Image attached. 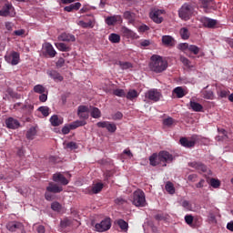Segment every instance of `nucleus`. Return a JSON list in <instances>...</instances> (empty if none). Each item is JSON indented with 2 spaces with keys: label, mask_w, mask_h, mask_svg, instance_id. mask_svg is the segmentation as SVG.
Returning <instances> with one entry per match:
<instances>
[{
  "label": "nucleus",
  "mask_w": 233,
  "mask_h": 233,
  "mask_svg": "<svg viewBox=\"0 0 233 233\" xmlns=\"http://www.w3.org/2000/svg\"><path fill=\"white\" fill-rule=\"evenodd\" d=\"M124 19L128 21L130 25H134L136 23V14L130 11H126L124 12L123 15Z\"/></svg>",
  "instance_id": "22"
},
{
  "label": "nucleus",
  "mask_w": 233,
  "mask_h": 233,
  "mask_svg": "<svg viewBox=\"0 0 233 233\" xmlns=\"http://www.w3.org/2000/svg\"><path fill=\"white\" fill-rule=\"evenodd\" d=\"M53 181H55V183H60L61 185H64V186H66L69 183L68 179H66V177L63 176V174L61 173L54 174Z\"/></svg>",
  "instance_id": "15"
},
{
  "label": "nucleus",
  "mask_w": 233,
  "mask_h": 233,
  "mask_svg": "<svg viewBox=\"0 0 233 233\" xmlns=\"http://www.w3.org/2000/svg\"><path fill=\"white\" fill-rule=\"evenodd\" d=\"M190 107L193 112H203V106L198 102L190 101Z\"/></svg>",
  "instance_id": "31"
},
{
  "label": "nucleus",
  "mask_w": 233,
  "mask_h": 233,
  "mask_svg": "<svg viewBox=\"0 0 233 233\" xmlns=\"http://www.w3.org/2000/svg\"><path fill=\"white\" fill-rule=\"evenodd\" d=\"M81 8V3L76 2L75 4H71L64 8L65 12H74V10L77 11Z\"/></svg>",
  "instance_id": "29"
},
{
  "label": "nucleus",
  "mask_w": 233,
  "mask_h": 233,
  "mask_svg": "<svg viewBox=\"0 0 233 233\" xmlns=\"http://www.w3.org/2000/svg\"><path fill=\"white\" fill-rule=\"evenodd\" d=\"M38 112H41L44 117H48L50 116V107L46 106H42L38 107Z\"/></svg>",
  "instance_id": "40"
},
{
  "label": "nucleus",
  "mask_w": 233,
  "mask_h": 233,
  "mask_svg": "<svg viewBox=\"0 0 233 233\" xmlns=\"http://www.w3.org/2000/svg\"><path fill=\"white\" fill-rule=\"evenodd\" d=\"M162 43L163 45H165V46H174V45H176V42L174 41V37L170 35H163Z\"/></svg>",
  "instance_id": "24"
},
{
  "label": "nucleus",
  "mask_w": 233,
  "mask_h": 233,
  "mask_svg": "<svg viewBox=\"0 0 233 233\" xmlns=\"http://www.w3.org/2000/svg\"><path fill=\"white\" fill-rule=\"evenodd\" d=\"M48 76H50V77L54 79V81H63V76H61V74H59L56 70L50 71L48 73Z\"/></svg>",
  "instance_id": "33"
},
{
  "label": "nucleus",
  "mask_w": 233,
  "mask_h": 233,
  "mask_svg": "<svg viewBox=\"0 0 233 233\" xmlns=\"http://www.w3.org/2000/svg\"><path fill=\"white\" fill-rule=\"evenodd\" d=\"M173 94H176L177 97L178 99H181V97H185V90L181 86H177L173 90Z\"/></svg>",
  "instance_id": "37"
},
{
  "label": "nucleus",
  "mask_w": 233,
  "mask_h": 233,
  "mask_svg": "<svg viewBox=\"0 0 233 233\" xmlns=\"http://www.w3.org/2000/svg\"><path fill=\"white\" fill-rule=\"evenodd\" d=\"M207 141L206 138H201V137L198 135H193L190 137H182L179 139V144L182 147H196V145H201Z\"/></svg>",
  "instance_id": "3"
},
{
  "label": "nucleus",
  "mask_w": 233,
  "mask_h": 233,
  "mask_svg": "<svg viewBox=\"0 0 233 233\" xmlns=\"http://www.w3.org/2000/svg\"><path fill=\"white\" fill-rule=\"evenodd\" d=\"M5 125L7 128H11L12 130H15L16 128H19V127H21V123H19V120L12 116L5 119Z\"/></svg>",
  "instance_id": "11"
},
{
  "label": "nucleus",
  "mask_w": 233,
  "mask_h": 233,
  "mask_svg": "<svg viewBox=\"0 0 233 233\" xmlns=\"http://www.w3.org/2000/svg\"><path fill=\"white\" fill-rule=\"evenodd\" d=\"M203 25L207 28H214V26H216V25H218V21H216L212 18H207L206 17V18L203 19Z\"/></svg>",
  "instance_id": "27"
},
{
  "label": "nucleus",
  "mask_w": 233,
  "mask_h": 233,
  "mask_svg": "<svg viewBox=\"0 0 233 233\" xmlns=\"http://www.w3.org/2000/svg\"><path fill=\"white\" fill-rule=\"evenodd\" d=\"M203 97L205 99H214V92L212 91H204L203 92Z\"/></svg>",
  "instance_id": "53"
},
{
  "label": "nucleus",
  "mask_w": 233,
  "mask_h": 233,
  "mask_svg": "<svg viewBox=\"0 0 233 233\" xmlns=\"http://www.w3.org/2000/svg\"><path fill=\"white\" fill-rule=\"evenodd\" d=\"M218 136L216 137V141H227L228 135L224 128H218Z\"/></svg>",
  "instance_id": "21"
},
{
  "label": "nucleus",
  "mask_w": 233,
  "mask_h": 233,
  "mask_svg": "<svg viewBox=\"0 0 233 233\" xmlns=\"http://www.w3.org/2000/svg\"><path fill=\"white\" fill-rule=\"evenodd\" d=\"M116 65H118L122 70H128V68L133 67L132 63L130 62L118 61Z\"/></svg>",
  "instance_id": "41"
},
{
  "label": "nucleus",
  "mask_w": 233,
  "mask_h": 233,
  "mask_svg": "<svg viewBox=\"0 0 233 233\" xmlns=\"http://www.w3.org/2000/svg\"><path fill=\"white\" fill-rule=\"evenodd\" d=\"M70 225H72V221L68 218H64L60 222V226L62 227V228H66V227H70Z\"/></svg>",
  "instance_id": "51"
},
{
  "label": "nucleus",
  "mask_w": 233,
  "mask_h": 233,
  "mask_svg": "<svg viewBox=\"0 0 233 233\" xmlns=\"http://www.w3.org/2000/svg\"><path fill=\"white\" fill-rule=\"evenodd\" d=\"M65 66V58L60 57V58L57 60V62H56V66H57L58 68H62V66Z\"/></svg>",
  "instance_id": "61"
},
{
  "label": "nucleus",
  "mask_w": 233,
  "mask_h": 233,
  "mask_svg": "<svg viewBox=\"0 0 233 233\" xmlns=\"http://www.w3.org/2000/svg\"><path fill=\"white\" fill-rule=\"evenodd\" d=\"M181 206L183 207V208H185V210H192V203H190V201L188 200H182Z\"/></svg>",
  "instance_id": "47"
},
{
  "label": "nucleus",
  "mask_w": 233,
  "mask_h": 233,
  "mask_svg": "<svg viewBox=\"0 0 233 233\" xmlns=\"http://www.w3.org/2000/svg\"><path fill=\"white\" fill-rule=\"evenodd\" d=\"M188 167L196 168V170H198L200 172H207V166H205V164L201 162H189Z\"/></svg>",
  "instance_id": "20"
},
{
  "label": "nucleus",
  "mask_w": 233,
  "mask_h": 233,
  "mask_svg": "<svg viewBox=\"0 0 233 233\" xmlns=\"http://www.w3.org/2000/svg\"><path fill=\"white\" fill-rule=\"evenodd\" d=\"M188 181H191V183H196V179H198L197 174H191L187 177Z\"/></svg>",
  "instance_id": "64"
},
{
  "label": "nucleus",
  "mask_w": 233,
  "mask_h": 233,
  "mask_svg": "<svg viewBox=\"0 0 233 233\" xmlns=\"http://www.w3.org/2000/svg\"><path fill=\"white\" fill-rule=\"evenodd\" d=\"M45 198H46V201H54V195L50 191H46Z\"/></svg>",
  "instance_id": "59"
},
{
  "label": "nucleus",
  "mask_w": 233,
  "mask_h": 233,
  "mask_svg": "<svg viewBox=\"0 0 233 233\" xmlns=\"http://www.w3.org/2000/svg\"><path fill=\"white\" fill-rule=\"evenodd\" d=\"M46 91V89L42 85H36L34 86V92H35V94H45Z\"/></svg>",
  "instance_id": "46"
},
{
  "label": "nucleus",
  "mask_w": 233,
  "mask_h": 233,
  "mask_svg": "<svg viewBox=\"0 0 233 233\" xmlns=\"http://www.w3.org/2000/svg\"><path fill=\"white\" fill-rule=\"evenodd\" d=\"M163 14H165V10L157 9L150 14V17L152 21H154V23H157V25H160V23H163V16H161L163 15Z\"/></svg>",
  "instance_id": "10"
},
{
  "label": "nucleus",
  "mask_w": 233,
  "mask_h": 233,
  "mask_svg": "<svg viewBox=\"0 0 233 233\" xmlns=\"http://www.w3.org/2000/svg\"><path fill=\"white\" fill-rule=\"evenodd\" d=\"M163 125L165 127H172V125H174V118L167 117V118L164 119L163 120Z\"/></svg>",
  "instance_id": "54"
},
{
  "label": "nucleus",
  "mask_w": 233,
  "mask_h": 233,
  "mask_svg": "<svg viewBox=\"0 0 233 233\" xmlns=\"http://www.w3.org/2000/svg\"><path fill=\"white\" fill-rule=\"evenodd\" d=\"M216 216H219V209L218 208L211 209L208 216V221L210 225H216V223H218V219L216 218Z\"/></svg>",
  "instance_id": "14"
},
{
  "label": "nucleus",
  "mask_w": 233,
  "mask_h": 233,
  "mask_svg": "<svg viewBox=\"0 0 233 233\" xmlns=\"http://www.w3.org/2000/svg\"><path fill=\"white\" fill-rule=\"evenodd\" d=\"M121 32L126 37H132L134 34V32H132V30L128 29L127 27H122Z\"/></svg>",
  "instance_id": "50"
},
{
  "label": "nucleus",
  "mask_w": 233,
  "mask_h": 233,
  "mask_svg": "<svg viewBox=\"0 0 233 233\" xmlns=\"http://www.w3.org/2000/svg\"><path fill=\"white\" fill-rule=\"evenodd\" d=\"M34 136H35V129L31 128L26 133L27 139H34Z\"/></svg>",
  "instance_id": "57"
},
{
  "label": "nucleus",
  "mask_w": 233,
  "mask_h": 233,
  "mask_svg": "<svg viewBox=\"0 0 233 233\" xmlns=\"http://www.w3.org/2000/svg\"><path fill=\"white\" fill-rule=\"evenodd\" d=\"M33 111L34 105L29 104L28 102L22 104L21 112H23V114H32Z\"/></svg>",
  "instance_id": "25"
},
{
  "label": "nucleus",
  "mask_w": 233,
  "mask_h": 233,
  "mask_svg": "<svg viewBox=\"0 0 233 233\" xmlns=\"http://www.w3.org/2000/svg\"><path fill=\"white\" fill-rule=\"evenodd\" d=\"M145 97L148 101H153V103H157V101L161 99V93L157 91V89H150L147 92H146Z\"/></svg>",
  "instance_id": "8"
},
{
  "label": "nucleus",
  "mask_w": 233,
  "mask_h": 233,
  "mask_svg": "<svg viewBox=\"0 0 233 233\" xmlns=\"http://www.w3.org/2000/svg\"><path fill=\"white\" fill-rule=\"evenodd\" d=\"M112 119L114 121H120V119H123V113L117 111L112 116Z\"/></svg>",
  "instance_id": "56"
},
{
  "label": "nucleus",
  "mask_w": 233,
  "mask_h": 233,
  "mask_svg": "<svg viewBox=\"0 0 233 233\" xmlns=\"http://www.w3.org/2000/svg\"><path fill=\"white\" fill-rule=\"evenodd\" d=\"M45 50L49 57H56V54H57L51 44H46Z\"/></svg>",
  "instance_id": "28"
},
{
  "label": "nucleus",
  "mask_w": 233,
  "mask_h": 233,
  "mask_svg": "<svg viewBox=\"0 0 233 233\" xmlns=\"http://www.w3.org/2000/svg\"><path fill=\"white\" fill-rule=\"evenodd\" d=\"M112 228V219L110 218H104L100 223L95 225L96 232H106Z\"/></svg>",
  "instance_id": "6"
},
{
  "label": "nucleus",
  "mask_w": 233,
  "mask_h": 233,
  "mask_svg": "<svg viewBox=\"0 0 233 233\" xmlns=\"http://www.w3.org/2000/svg\"><path fill=\"white\" fill-rule=\"evenodd\" d=\"M194 14V6L190 4H184L181 8L178 10V15L184 21H188Z\"/></svg>",
  "instance_id": "5"
},
{
  "label": "nucleus",
  "mask_w": 233,
  "mask_h": 233,
  "mask_svg": "<svg viewBox=\"0 0 233 233\" xmlns=\"http://www.w3.org/2000/svg\"><path fill=\"white\" fill-rule=\"evenodd\" d=\"M230 94V91L227 90V89H221L220 91H218V96L219 97H227V96H228Z\"/></svg>",
  "instance_id": "55"
},
{
  "label": "nucleus",
  "mask_w": 233,
  "mask_h": 233,
  "mask_svg": "<svg viewBox=\"0 0 233 233\" xmlns=\"http://www.w3.org/2000/svg\"><path fill=\"white\" fill-rule=\"evenodd\" d=\"M172 161H174V156L169 154L167 151H160L158 154L154 153L149 157V163L151 167H157V165L167 167V164L172 163Z\"/></svg>",
  "instance_id": "1"
},
{
  "label": "nucleus",
  "mask_w": 233,
  "mask_h": 233,
  "mask_svg": "<svg viewBox=\"0 0 233 233\" xmlns=\"http://www.w3.org/2000/svg\"><path fill=\"white\" fill-rule=\"evenodd\" d=\"M116 225H118V227L121 228V230H124L125 232H127V230H128V222H127L121 218L116 220Z\"/></svg>",
  "instance_id": "39"
},
{
  "label": "nucleus",
  "mask_w": 233,
  "mask_h": 233,
  "mask_svg": "<svg viewBox=\"0 0 233 233\" xmlns=\"http://www.w3.org/2000/svg\"><path fill=\"white\" fill-rule=\"evenodd\" d=\"M105 21L108 26H114L116 23H123V17H121L120 15H115L112 16H107Z\"/></svg>",
  "instance_id": "13"
},
{
  "label": "nucleus",
  "mask_w": 233,
  "mask_h": 233,
  "mask_svg": "<svg viewBox=\"0 0 233 233\" xmlns=\"http://www.w3.org/2000/svg\"><path fill=\"white\" fill-rule=\"evenodd\" d=\"M103 190V183H96L91 188V194H99Z\"/></svg>",
  "instance_id": "38"
},
{
  "label": "nucleus",
  "mask_w": 233,
  "mask_h": 233,
  "mask_svg": "<svg viewBox=\"0 0 233 233\" xmlns=\"http://www.w3.org/2000/svg\"><path fill=\"white\" fill-rule=\"evenodd\" d=\"M21 227H23V224H21V222H9L6 225V228L9 229L10 232H15L16 228H21Z\"/></svg>",
  "instance_id": "26"
},
{
  "label": "nucleus",
  "mask_w": 233,
  "mask_h": 233,
  "mask_svg": "<svg viewBox=\"0 0 233 233\" xmlns=\"http://www.w3.org/2000/svg\"><path fill=\"white\" fill-rule=\"evenodd\" d=\"M77 25L82 28H94V21L89 20L88 22H85L83 20L78 21Z\"/></svg>",
  "instance_id": "34"
},
{
  "label": "nucleus",
  "mask_w": 233,
  "mask_h": 233,
  "mask_svg": "<svg viewBox=\"0 0 233 233\" xmlns=\"http://www.w3.org/2000/svg\"><path fill=\"white\" fill-rule=\"evenodd\" d=\"M185 221L187 225H192L194 223V217L192 215H186Z\"/></svg>",
  "instance_id": "58"
},
{
  "label": "nucleus",
  "mask_w": 233,
  "mask_h": 233,
  "mask_svg": "<svg viewBox=\"0 0 233 233\" xmlns=\"http://www.w3.org/2000/svg\"><path fill=\"white\" fill-rule=\"evenodd\" d=\"M96 127L98 128H106L107 132H110L111 134H114V132L117 130V126L109 121L97 122Z\"/></svg>",
  "instance_id": "9"
},
{
  "label": "nucleus",
  "mask_w": 233,
  "mask_h": 233,
  "mask_svg": "<svg viewBox=\"0 0 233 233\" xmlns=\"http://www.w3.org/2000/svg\"><path fill=\"white\" fill-rule=\"evenodd\" d=\"M132 204L135 205V207H145L147 205V198L143 190L137 189L134 191Z\"/></svg>",
  "instance_id": "4"
},
{
  "label": "nucleus",
  "mask_w": 233,
  "mask_h": 233,
  "mask_svg": "<svg viewBox=\"0 0 233 233\" xmlns=\"http://www.w3.org/2000/svg\"><path fill=\"white\" fill-rule=\"evenodd\" d=\"M86 125V120H76L70 124V128L72 130H76V128H79V127H85Z\"/></svg>",
  "instance_id": "32"
},
{
  "label": "nucleus",
  "mask_w": 233,
  "mask_h": 233,
  "mask_svg": "<svg viewBox=\"0 0 233 233\" xmlns=\"http://www.w3.org/2000/svg\"><path fill=\"white\" fill-rule=\"evenodd\" d=\"M166 190L168 194H175L176 188L174 187V184H172V182H167L166 184Z\"/></svg>",
  "instance_id": "45"
},
{
  "label": "nucleus",
  "mask_w": 233,
  "mask_h": 233,
  "mask_svg": "<svg viewBox=\"0 0 233 233\" xmlns=\"http://www.w3.org/2000/svg\"><path fill=\"white\" fill-rule=\"evenodd\" d=\"M91 116H93L94 119H99V117H101V110L97 107H91Z\"/></svg>",
  "instance_id": "43"
},
{
  "label": "nucleus",
  "mask_w": 233,
  "mask_h": 233,
  "mask_svg": "<svg viewBox=\"0 0 233 233\" xmlns=\"http://www.w3.org/2000/svg\"><path fill=\"white\" fill-rule=\"evenodd\" d=\"M201 6L204 8V12L208 14V10L214 8V0H201Z\"/></svg>",
  "instance_id": "19"
},
{
  "label": "nucleus",
  "mask_w": 233,
  "mask_h": 233,
  "mask_svg": "<svg viewBox=\"0 0 233 233\" xmlns=\"http://www.w3.org/2000/svg\"><path fill=\"white\" fill-rule=\"evenodd\" d=\"M52 127H59L60 125H63V117L57 116V115H53L50 119H49Z\"/></svg>",
  "instance_id": "23"
},
{
  "label": "nucleus",
  "mask_w": 233,
  "mask_h": 233,
  "mask_svg": "<svg viewBox=\"0 0 233 233\" xmlns=\"http://www.w3.org/2000/svg\"><path fill=\"white\" fill-rule=\"evenodd\" d=\"M14 10V6L10 3L5 4V5L0 10V15L2 17H8L10 15V12Z\"/></svg>",
  "instance_id": "17"
},
{
  "label": "nucleus",
  "mask_w": 233,
  "mask_h": 233,
  "mask_svg": "<svg viewBox=\"0 0 233 233\" xmlns=\"http://www.w3.org/2000/svg\"><path fill=\"white\" fill-rule=\"evenodd\" d=\"M189 46L190 45H188V43H182L178 45L179 50H188Z\"/></svg>",
  "instance_id": "60"
},
{
  "label": "nucleus",
  "mask_w": 233,
  "mask_h": 233,
  "mask_svg": "<svg viewBox=\"0 0 233 233\" xmlns=\"http://www.w3.org/2000/svg\"><path fill=\"white\" fill-rule=\"evenodd\" d=\"M180 37L184 39V41H187L190 37V31L187 27H182L179 31Z\"/></svg>",
  "instance_id": "35"
},
{
  "label": "nucleus",
  "mask_w": 233,
  "mask_h": 233,
  "mask_svg": "<svg viewBox=\"0 0 233 233\" xmlns=\"http://www.w3.org/2000/svg\"><path fill=\"white\" fill-rule=\"evenodd\" d=\"M191 54H194V56H198L199 54V47L195 45H189V47L187 49Z\"/></svg>",
  "instance_id": "49"
},
{
  "label": "nucleus",
  "mask_w": 233,
  "mask_h": 233,
  "mask_svg": "<svg viewBox=\"0 0 233 233\" xmlns=\"http://www.w3.org/2000/svg\"><path fill=\"white\" fill-rule=\"evenodd\" d=\"M88 112H90V109L86 106H79L77 109V116L80 117V119H88L89 115Z\"/></svg>",
  "instance_id": "12"
},
{
  "label": "nucleus",
  "mask_w": 233,
  "mask_h": 233,
  "mask_svg": "<svg viewBox=\"0 0 233 233\" xmlns=\"http://www.w3.org/2000/svg\"><path fill=\"white\" fill-rule=\"evenodd\" d=\"M138 96L139 94L135 89H130L126 95V97L127 99H129V101H134Z\"/></svg>",
  "instance_id": "36"
},
{
  "label": "nucleus",
  "mask_w": 233,
  "mask_h": 233,
  "mask_svg": "<svg viewBox=\"0 0 233 233\" xmlns=\"http://www.w3.org/2000/svg\"><path fill=\"white\" fill-rule=\"evenodd\" d=\"M108 39L111 43H120L121 36L116 33H112L109 35Z\"/></svg>",
  "instance_id": "42"
},
{
  "label": "nucleus",
  "mask_w": 233,
  "mask_h": 233,
  "mask_svg": "<svg viewBox=\"0 0 233 233\" xmlns=\"http://www.w3.org/2000/svg\"><path fill=\"white\" fill-rule=\"evenodd\" d=\"M59 41H63L66 43H74L76 41V35L69 33H62L58 36Z\"/></svg>",
  "instance_id": "16"
},
{
  "label": "nucleus",
  "mask_w": 233,
  "mask_h": 233,
  "mask_svg": "<svg viewBox=\"0 0 233 233\" xmlns=\"http://www.w3.org/2000/svg\"><path fill=\"white\" fill-rule=\"evenodd\" d=\"M56 46L60 52H70L72 50V47L65 43H56Z\"/></svg>",
  "instance_id": "30"
},
{
  "label": "nucleus",
  "mask_w": 233,
  "mask_h": 233,
  "mask_svg": "<svg viewBox=\"0 0 233 233\" xmlns=\"http://www.w3.org/2000/svg\"><path fill=\"white\" fill-rule=\"evenodd\" d=\"M46 192H52L53 194H59L63 192V187L50 182L49 187H46Z\"/></svg>",
  "instance_id": "18"
},
{
  "label": "nucleus",
  "mask_w": 233,
  "mask_h": 233,
  "mask_svg": "<svg viewBox=\"0 0 233 233\" xmlns=\"http://www.w3.org/2000/svg\"><path fill=\"white\" fill-rule=\"evenodd\" d=\"M180 60H181V63L185 65V66H190V60H188V58L182 56Z\"/></svg>",
  "instance_id": "63"
},
{
  "label": "nucleus",
  "mask_w": 233,
  "mask_h": 233,
  "mask_svg": "<svg viewBox=\"0 0 233 233\" xmlns=\"http://www.w3.org/2000/svg\"><path fill=\"white\" fill-rule=\"evenodd\" d=\"M114 96H116V97H126L127 93H125L124 89H115L113 91Z\"/></svg>",
  "instance_id": "48"
},
{
  "label": "nucleus",
  "mask_w": 233,
  "mask_h": 233,
  "mask_svg": "<svg viewBox=\"0 0 233 233\" xmlns=\"http://www.w3.org/2000/svg\"><path fill=\"white\" fill-rule=\"evenodd\" d=\"M210 185L213 188H219L221 182L216 178H211L210 179Z\"/></svg>",
  "instance_id": "52"
},
{
  "label": "nucleus",
  "mask_w": 233,
  "mask_h": 233,
  "mask_svg": "<svg viewBox=\"0 0 233 233\" xmlns=\"http://www.w3.org/2000/svg\"><path fill=\"white\" fill-rule=\"evenodd\" d=\"M70 130H72V127H70V124L68 126H65L62 128V133L66 135V134H70Z\"/></svg>",
  "instance_id": "62"
},
{
  "label": "nucleus",
  "mask_w": 233,
  "mask_h": 233,
  "mask_svg": "<svg viewBox=\"0 0 233 233\" xmlns=\"http://www.w3.org/2000/svg\"><path fill=\"white\" fill-rule=\"evenodd\" d=\"M51 208L54 212H61L63 206L59 202L55 201L51 204Z\"/></svg>",
  "instance_id": "44"
},
{
  "label": "nucleus",
  "mask_w": 233,
  "mask_h": 233,
  "mask_svg": "<svg viewBox=\"0 0 233 233\" xmlns=\"http://www.w3.org/2000/svg\"><path fill=\"white\" fill-rule=\"evenodd\" d=\"M5 59L9 65L15 66V65H19V61H21V56L19 53L12 51L5 56Z\"/></svg>",
  "instance_id": "7"
},
{
  "label": "nucleus",
  "mask_w": 233,
  "mask_h": 233,
  "mask_svg": "<svg viewBox=\"0 0 233 233\" xmlns=\"http://www.w3.org/2000/svg\"><path fill=\"white\" fill-rule=\"evenodd\" d=\"M149 67L151 68L152 72H156V74H161V72H165V70L168 68V62L163 59V56L159 55H153L151 56Z\"/></svg>",
  "instance_id": "2"
}]
</instances>
